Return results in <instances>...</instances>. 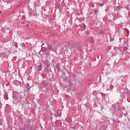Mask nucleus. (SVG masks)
I'll use <instances>...</instances> for the list:
<instances>
[{"label":"nucleus","instance_id":"f257e3e1","mask_svg":"<svg viewBox=\"0 0 130 130\" xmlns=\"http://www.w3.org/2000/svg\"><path fill=\"white\" fill-rule=\"evenodd\" d=\"M69 45L72 50H74L75 51L80 50V45H79V43L78 42L70 41L69 42Z\"/></svg>","mask_w":130,"mask_h":130},{"label":"nucleus","instance_id":"f03ea898","mask_svg":"<svg viewBox=\"0 0 130 130\" xmlns=\"http://www.w3.org/2000/svg\"><path fill=\"white\" fill-rule=\"evenodd\" d=\"M66 121H67V122H69V123H71V122H72V118H71V117H68L66 118Z\"/></svg>","mask_w":130,"mask_h":130},{"label":"nucleus","instance_id":"7ed1b4c3","mask_svg":"<svg viewBox=\"0 0 130 130\" xmlns=\"http://www.w3.org/2000/svg\"><path fill=\"white\" fill-rule=\"evenodd\" d=\"M52 4V0L48 1L47 2L46 5L47 6H51Z\"/></svg>","mask_w":130,"mask_h":130},{"label":"nucleus","instance_id":"20e7f679","mask_svg":"<svg viewBox=\"0 0 130 130\" xmlns=\"http://www.w3.org/2000/svg\"><path fill=\"white\" fill-rule=\"evenodd\" d=\"M47 50H48V51H50V50H51V48H52V46L48 45L47 47L46 48Z\"/></svg>","mask_w":130,"mask_h":130},{"label":"nucleus","instance_id":"39448f33","mask_svg":"<svg viewBox=\"0 0 130 130\" xmlns=\"http://www.w3.org/2000/svg\"><path fill=\"white\" fill-rule=\"evenodd\" d=\"M4 98L5 100H9V97H8V94L7 93L5 94Z\"/></svg>","mask_w":130,"mask_h":130},{"label":"nucleus","instance_id":"423d86ee","mask_svg":"<svg viewBox=\"0 0 130 130\" xmlns=\"http://www.w3.org/2000/svg\"><path fill=\"white\" fill-rule=\"evenodd\" d=\"M115 17H117V19H119V18H121V15L119 14H117L115 15Z\"/></svg>","mask_w":130,"mask_h":130},{"label":"nucleus","instance_id":"0eeeda50","mask_svg":"<svg viewBox=\"0 0 130 130\" xmlns=\"http://www.w3.org/2000/svg\"><path fill=\"white\" fill-rule=\"evenodd\" d=\"M37 69L38 70V71H41L42 70V68H41V64H40L39 65L38 67H37Z\"/></svg>","mask_w":130,"mask_h":130},{"label":"nucleus","instance_id":"6e6552de","mask_svg":"<svg viewBox=\"0 0 130 130\" xmlns=\"http://www.w3.org/2000/svg\"><path fill=\"white\" fill-rule=\"evenodd\" d=\"M100 34H101V35H103L104 34V31H103V29L100 30Z\"/></svg>","mask_w":130,"mask_h":130},{"label":"nucleus","instance_id":"1a4fd4ad","mask_svg":"<svg viewBox=\"0 0 130 130\" xmlns=\"http://www.w3.org/2000/svg\"><path fill=\"white\" fill-rule=\"evenodd\" d=\"M111 49V46H108V47L107 48V51H109Z\"/></svg>","mask_w":130,"mask_h":130},{"label":"nucleus","instance_id":"9d476101","mask_svg":"<svg viewBox=\"0 0 130 130\" xmlns=\"http://www.w3.org/2000/svg\"><path fill=\"white\" fill-rule=\"evenodd\" d=\"M14 45H15V47H16V48H18V43H15Z\"/></svg>","mask_w":130,"mask_h":130},{"label":"nucleus","instance_id":"9b49d317","mask_svg":"<svg viewBox=\"0 0 130 130\" xmlns=\"http://www.w3.org/2000/svg\"><path fill=\"white\" fill-rule=\"evenodd\" d=\"M124 50H127V47H124Z\"/></svg>","mask_w":130,"mask_h":130},{"label":"nucleus","instance_id":"f8f14e48","mask_svg":"<svg viewBox=\"0 0 130 130\" xmlns=\"http://www.w3.org/2000/svg\"><path fill=\"white\" fill-rule=\"evenodd\" d=\"M94 14H97V13H98V10H96L95 11H94Z\"/></svg>","mask_w":130,"mask_h":130},{"label":"nucleus","instance_id":"ddd939ff","mask_svg":"<svg viewBox=\"0 0 130 130\" xmlns=\"http://www.w3.org/2000/svg\"><path fill=\"white\" fill-rule=\"evenodd\" d=\"M85 33H86V34L89 35V34H90V31H86L85 32Z\"/></svg>","mask_w":130,"mask_h":130},{"label":"nucleus","instance_id":"4468645a","mask_svg":"<svg viewBox=\"0 0 130 130\" xmlns=\"http://www.w3.org/2000/svg\"><path fill=\"white\" fill-rule=\"evenodd\" d=\"M25 45L24 43L22 44V47H25Z\"/></svg>","mask_w":130,"mask_h":130},{"label":"nucleus","instance_id":"2eb2a0df","mask_svg":"<svg viewBox=\"0 0 130 130\" xmlns=\"http://www.w3.org/2000/svg\"><path fill=\"white\" fill-rule=\"evenodd\" d=\"M100 6H101V7H103V6H104L103 4L100 3L99 4Z\"/></svg>","mask_w":130,"mask_h":130},{"label":"nucleus","instance_id":"dca6fc26","mask_svg":"<svg viewBox=\"0 0 130 130\" xmlns=\"http://www.w3.org/2000/svg\"><path fill=\"white\" fill-rule=\"evenodd\" d=\"M33 15H34V16H37V14H36V13H34Z\"/></svg>","mask_w":130,"mask_h":130},{"label":"nucleus","instance_id":"f3484780","mask_svg":"<svg viewBox=\"0 0 130 130\" xmlns=\"http://www.w3.org/2000/svg\"><path fill=\"white\" fill-rule=\"evenodd\" d=\"M9 3H13V0H9Z\"/></svg>","mask_w":130,"mask_h":130},{"label":"nucleus","instance_id":"a211bd4d","mask_svg":"<svg viewBox=\"0 0 130 130\" xmlns=\"http://www.w3.org/2000/svg\"><path fill=\"white\" fill-rule=\"evenodd\" d=\"M29 17H32V13L29 14Z\"/></svg>","mask_w":130,"mask_h":130},{"label":"nucleus","instance_id":"6ab92c4d","mask_svg":"<svg viewBox=\"0 0 130 130\" xmlns=\"http://www.w3.org/2000/svg\"><path fill=\"white\" fill-rule=\"evenodd\" d=\"M96 58H98V59H99V55H98L96 56Z\"/></svg>","mask_w":130,"mask_h":130},{"label":"nucleus","instance_id":"aec40b11","mask_svg":"<svg viewBox=\"0 0 130 130\" xmlns=\"http://www.w3.org/2000/svg\"><path fill=\"white\" fill-rule=\"evenodd\" d=\"M43 45H44V43H43V44L42 45V47H44V46H43Z\"/></svg>","mask_w":130,"mask_h":130},{"label":"nucleus","instance_id":"412c9836","mask_svg":"<svg viewBox=\"0 0 130 130\" xmlns=\"http://www.w3.org/2000/svg\"><path fill=\"white\" fill-rule=\"evenodd\" d=\"M0 108H2V104H0Z\"/></svg>","mask_w":130,"mask_h":130},{"label":"nucleus","instance_id":"4be33fe9","mask_svg":"<svg viewBox=\"0 0 130 130\" xmlns=\"http://www.w3.org/2000/svg\"><path fill=\"white\" fill-rule=\"evenodd\" d=\"M49 53V52H47V53H46V54H48Z\"/></svg>","mask_w":130,"mask_h":130},{"label":"nucleus","instance_id":"5701e85b","mask_svg":"<svg viewBox=\"0 0 130 130\" xmlns=\"http://www.w3.org/2000/svg\"><path fill=\"white\" fill-rule=\"evenodd\" d=\"M0 14H2V11H0Z\"/></svg>","mask_w":130,"mask_h":130},{"label":"nucleus","instance_id":"b1692460","mask_svg":"<svg viewBox=\"0 0 130 130\" xmlns=\"http://www.w3.org/2000/svg\"><path fill=\"white\" fill-rule=\"evenodd\" d=\"M28 24H26V27H28Z\"/></svg>","mask_w":130,"mask_h":130},{"label":"nucleus","instance_id":"393cba45","mask_svg":"<svg viewBox=\"0 0 130 130\" xmlns=\"http://www.w3.org/2000/svg\"><path fill=\"white\" fill-rule=\"evenodd\" d=\"M30 89V88H29L28 90Z\"/></svg>","mask_w":130,"mask_h":130},{"label":"nucleus","instance_id":"a878e982","mask_svg":"<svg viewBox=\"0 0 130 130\" xmlns=\"http://www.w3.org/2000/svg\"><path fill=\"white\" fill-rule=\"evenodd\" d=\"M15 1H17V0H15Z\"/></svg>","mask_w":130,"mask_h":130}]
</instances>
